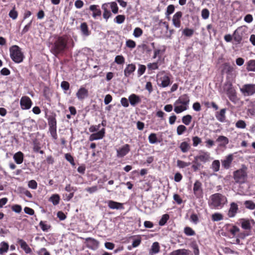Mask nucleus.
Here are the masks:
<instances>
[{"instance_id": "obj_35", "label": "nucleus", "mask_w": 255, "mask_h": 255, "mask_svg": "<svg viewBox=\"0 0 255 255\" xmlns=\"http://www.w3.org/2000/svg\"><path fill=\"white\" fill-rule=\"evenodd\" d=\"M190 251L188 250L183 249L173 251L170 255H189Z\"/></svg>"}, {"instance_id": "obj_33", "label": "nucleus", "mask_w": 255, "mask_h": 255, "mask_svg": "<svg viewBox=\"0 0 255 255\" xmlns=\"http://www.w3.org/2000/svg\"><path fill=\"white\" fill-rule=\"evenodd\" d=\"M234 70V68L229 63H225L223 65V69L222 73H226L227 74H231Z\"/></svg>"}, {"instance_id": "obj_52", "label": "nucleus", "mask_w": 255, "mask_h": 255, "mask_svg": "<svg viewBox=\"0 0 255 255\" xmlns=\"http://www.w3.org/2000/svg\"><path fill=\"white\" fill-rule=\"evenodd\" d=\"M115 62L118 64H123L125 62V58L123 55H117L115 58Z\"/></svg>"}, {"instance_id": "obj_32", "label": "nucleus", "mask_w": 255, "mask_h": 255, "mask_svg": "<svg viewBox=\"0 0 255 255\" xmlns=\"http://www.w3.org/2000/svg\"><path fill=\"white\" fill-rule=\"evenodd\" d=\"M23 153L21 151H18L14 154L13 159L17 164H20L23 162Z\"/></svg>"}, {"instance_id": "obj_58", "label": "nucleus", "mask_w": 255, "mask_h": 255, "mask_svg": "<svg viewBox=\"0 0 255 255\" xmlns=\"http://www.w3.org/2000/svg\"><path fill=\"white\" fill-rule=\"evenodd\" d=\"M125 18L124 15H118L115 17V21L117 23L121 24L124 22Z\"/></svg>"}, {"instance_id": "obj_7", "label": "nucleus", "mask_w": 255, "mask_h": 255, "mask_svg": "<svg viewBox=\"0 0 255 255\" xmlns=\"http://www.w3.org/2000/svg\"><path fill=\"white\" fill-rule=\"evenodd\" d=\"M227 85L228 88L226 89V94L230 100L236 103L238 100L236 90L233 88V85L231 83H229Z\"/></svg>"}, {"instance_id": "obj_8", "label": "nucleus", "mask_w": 255, "mask_h": 255, "mask_svg": "<svg viewBox=\"0 0 255 255\" xmlns=\"http://www.w3.org/2000/svg\"><path fill=\"white\" fill-rule=\"evenodd\" d=\"M194 158L196 160H198V161L205 163L210 161V154L207 151L200 150L199 154L195 156Z\"/></svg>"}, {"instance_id": "obj_54", "label": "nucleus", "mask_w": 255, "mask_h": 255, "mask_svg": "<svg viewBox=\"0 0 255 255\" xmlns=\"http://www.w3.org/2000/svg\"><path fill=\"white\" fill-rule=\"evenodd\" d=\"M187 130L186 127L182 125H180L178 126L177 128V133L178 135H182L183 134L184 132H185Z\"/></svg>"}, {"instance_id": "obj_22", "label": "nucleus", "mask_w": 255, "mask_h": 255, "mask_svg": "<svg viewBox=\"0 0 255 255\" xmlns=\"http://www.w3.org/2000/svg\"><path fill=\"white\" fill-rule=\"evenodd\" d=\"M18 244L20 246L21 248L23 250L26 254H30L32 252L31 248L22 239H18Z\"/></svg>"}, {"instance_id": "obj_11", "label": "nucleus", "mask_w": 255, "mask_h": 255, "mask_svg": "<svg viewBox=\"0 0 255 255\" xmlns=\"http://www.w3.org/2000/svg\"><path fill=\"white\" fill-rule=\"evenodd\" d=\"M234 160V156L233 154H229L226 156L225 158L221 160L222 167L226 169H229Z\"/></svg>"}, {"instance_id": "obj_61", "label": "nucleus", "mask_w": 255, "mask_h": 255, "mask_svg": "<svg viewBox=\"0 0 255 255\" xmlns=\"http://www.w3.org/2000/svg\"><path fill=\"white\" fill-rule=\"evenodd\" d=\"M39 226L42 230L44 232L47 231L51 227L50 225L45 224V223L43 221H40L39 223Z\"/></svg>"}, {"instance_id": "obj_34", "label": "nucleus", "mask_w": 255, "mask_h": 255, "mask_svg": "<svg viewBox=\"0 0 255 255\" xmlns=\"http://www.w3.org/2000/svg\"><path fill=\"white\" fill-rule=\"evenodd\" d=\"M80 29L83 35L85 36H89L91 32L89 30V28L86 22H84L81 24Z\"/></svg>"}, {"instance_id": "obj_55", "label": "nucleus", "mask_w": 255, "mask_h": 255, "mask_svg": "<svg viewBox=\"0 0 255 255\" xmlns=\"http://www.w3.org/2000/svg\"><path fill=\"white\" fill-rule=\"evenodd\" d=\"M65 159L69 161L70 164L73 166H74L75 165V163L74 162V158L71 155L70 153H67L65 154Z\"/></svg>"}, {"instance_id": "obj_5", "label": "nucleus", "mask_w": 255, "mask_h": 255, "mask_svg": "<svg viewBox=\"0 0 255 255\" xmlns=\"http://www.w3.org/2000/svg\"><path fill=\"white\" fill-rule=\"evenodd\" d=\"M56 115L55 113H52L47 118L48 124L49 126V130L51 136L54 139L57 138V121L56 119Z\"/></svg>"}, {"instance_id": "obj_17", "label": "nucleus", "mask_w": 255, "mask_h": 255, "mask_svg": "<svg viewBox=\"0 0 255 255\" xmlns=\"http://www.w3.org/2000/svg\"><path fill=\"white\" fill-rule=\"evenodd\" d=\"M243 32L241 31L240 28L237 29L233 33V38L237 44H240L241 43L243 40Z\"/></svg>"}, {"instance_id": "obj_44", "label": "nucleus", "mask_w": 255, "mask_h": 255, "mask_svg": "<svg viewBox=\"0 0 255 255\" xmlns=\"http://www.w3.org/2000/svg\"><path fill=\"white\" fill-rule=\"evenodd\" d=\"M220 163L219 160H215L211 165V168L214 172H218L220 170Z\"/></svg>"}, {"instance_id": "obj_47", "label": "nucleus", "mask_w": 255, "mask_h": 255, "mask_svg": "<svg viewBox=\"0 0 255 255\" xmlns=\"http://www.w3.org/2000/svg\"><path fill=\"white\" fill-rule=\"evenodd\" d=\"M184 234L188 236L195 235V232L190 227H185L184 229Z\"/></svg>"}, {"instance_id": "obj_50", "label": "nucleus", "mask_w": 255, "mask_h": 255, "mask_svg": "<svg viewBox=\"0 0 255 255\" xmlns=\"http://www.w3.org/2000/svg\"><path fill=\"white\" fill-rule=\"evenodd\" d=\"M8 15L13 20L16 19L17 18L18 12L15 10V6H14L13 8L9 11Z\"/></svg>"}, {"instance_id": "obj_31", "label": "nucleus", "mask_w": 255, "mask_h": 255, "mask_svg": "<svg viewBox=\"0 0 255 255\" xmlns=\"http://www.w3.org/2000/svg\"><path fill=\"white\" fill-rule=\"evenodd\" d=\"M216 141L219 142V146L221 147H224L229 143L228 138L223 135H220L216 139Z\"/></svg>"}, {"instance_id": "obj_20", "label": "nucleus", "mask_w": 255, "mask_h": 255, "mask_svg": "<svg viewBox=\"0 0 255 255\" xmlns=\"http://www.w3.org/2000/svg\"><path fill=\"white\" fill-rule=\"evenodd\" d=\"M158 81L161 82L158 84L160 87L165 88L168 87L170 84V78L167 75H164L158 79Z\"/></svg>"}, {"instance_id": "obj_14", "label": "nucleus", "mask_w": 255, "mask_h": 255, "mask_svg": "<svg viewBox=\"0 0 255 255\" xmlns=\"http://www.w3.org/2000/svg\"><path fill=\"white\" fill-rule=\"evenodd\" d=\"M189 103L190 98L186 94L182 95L176 100V104L183 105L187 108H189Z\"/></svg>"}, {"instance_id": "obj_9", "label": "nucleus", "mask_w": 255, "mask_h": 255, "mask_svg": "<svg viewBox=\"0 0 255 255\" xmlns=\"http://www.w3.org/2000/svg\"><path fill=\"white\" fill-rule=\"evenodd\" d=\"M32 102L30 98L26 96H22L20 100V105L22 110H29L31 108Z\"/></svg>"}, {"instance_id": "obj_49", "label": "nucleus", "mask_w": 255, "mask_h": 255, "mask_svg": "<svg viewBox=\"0 0 255 255\" xmlns=\"http://www.w3.org/2000/svg\"><path fill=\"white\" fill-rule=\"evenodd\" d=\"M247 69L248 71H255V60H250L248 61Z\"/></svg>"}, {"instance_id": "obj_19", "label": "nucleus", "mask_w": 255, "mask_h": 255, "mask_svg": "<svg viewBox=\"0 0 255 255\" xmlns=\"http://www.w3.org/2000/svg\"><path fill=\"white\" fill-rule=\"evenodd\" d=\"M128 100L130 105L133 107L140 103L141 102L140 97L135 94L130 95Z\"/></svg>"}, {"instance_id": "obj_12", "label": "nucleus", "mask_w": 255, "mask_h": 255, "mask_svg": "<svg viewBox=\"0 0 255 255\" xmlns=\"http://www.w3.org/2000/svg\"><path fill=\"white\" fill-rule=\"evenodd\" d=\"M130 150V145L126 144L117 150V156L119 158L123 157L129 152Z\"/></svg>"}, {"instance_id": "obj_26", "label": "nucleus", "mask_w": 255, "mask_h": 255, "mask_svg": "<svg viewBox=\"0 0 255 255\" xmlns=\"http://www.w3.org/2000/svg\"><path fill=\"white\" fill-rule=\"evenodd\" d=\"M166 50V47L163 46V48L162 49H154V54L152 56L153 59H155L156 58H158V61H159L162 58V55L165 53Z\"/></svg>"}, {"instance_id": "obj_45", "label": "nucleus", "mask_w": 255, "mask_h": 255, "mask_svg": "<svg viewBox=\"0 0 255 255\" xmlns=\"http://www.w3.org/2000/svg\"><path fill=\"white\" fill-rule=\"evenodd\" d=\"M9 246L7 243L2 242L0 244V254L7 252Z\"/></svg>"}, {"instance_id": "obj_39", "label": "nucleus", "mask_w": 255, "mask_h": 255, "mask_svg": "<svg viewBox=\"0 0 255 255\" xmlns=\"http://www.w3.org/2000/svg\"><path fill=\"white\" fill-rule=\"evenodd\" d=\"M148 140L150 143L154 144L157 142H160L162 139H158L157 137L156 134L155 133H151L148 136Z\"/></svg>"}, {"instance_id": "obj_64", "label": "nucleus", "mask_w": 255, "mask_h": 255, "mask_svg": "<svg viewBox=\"0 0 255 255\" xmlns=\"http://www.w3.org/2000/svg\"><path fill=\"white\" fill-rule=\"evenodd\" d=\"M28 186L32 189H36L37 187V183L35 180H31L28 183Z\"/></svg>"}, {"instance_id": "obj_25", "label": "nucleus", "mask_w": 255, "mask_h": 255, "mask_svg": "<svg viewBox=\"0 0 255 255\" xmlns=\"http://www.w3.org/2000/svg\"><path fill=\"white\" fill-rule=\"evenodd\" d=\"M240 223L241 224V227L246 230L250 231L252 227L250 223V221L247 219H240L239 220Z\"/></svg>"}, {"instance_id": "obj_6", "label": "nucleus", "mask_w": 255, "mask_h": 255, "mask_svg": "<svg viewBox=\"0 0 255 255\" xmlns=\"http://www.w3.org/2000/svg\"><path fill=\"white\" fill-rule=\"evenodd\" d=\"M240 91L245 96H252L255 93V84H245L240 88Z\"/></svg>"}, {"instance_id": "obj_37", "label": "nucleus", "mask_w": 255, "mask_h": 255, "mask_svg": "<svg viewBox=\"0 0 255 255\" xmlns=\"http://www.w3.org/2000/svg\"><path fill=\"white\" fill-rule=\"evenodd\" d=\"M179 148L183 153H186L191 148V145L187 142L183 141L180 143Z\"/></svg>"}, {"instance_id": "obj_29", "label": "nucleus", "mask_w": 255, "mask_h": 255, "mask_svg": "<svg viewBox=\"0 0 255 255\" xmlns=\"http://www.w3.org/2000/svg\"><path fill=\"white\" fill-rule=\"evenodd\" d=\"M188 109V108L183 106V105L176 104V101L174 103V111L176 114L181 113L182 112L186 111Z\"/></svg>"}, {"instance_id": "obj_1", "label": "nucleus", "mask_w": 255, "mask_h": 255, "mask_svg": "<svg viewBox=\"0 0 255 255\" xmlns=\"http://www.w3.org/2000/svg\"><path fill=\"white\" fill-rule=\"evenodd\" d=\"M74 42L73 39L67 35L57 36L52 44L51 52L55 56L63 54L69 47H73Z\"/></svg>"}, {"instance_id": "obj_51", "label": "nucleus", "mask_w": 255, "mask_h": 255, "mask_svg": "<svg viewBox=\"0 0 255 255\" xmlns=\"http://www.w3.org/2000/svg\"><path fill=\"white\" fill-rule=\"evenodd\" d=\"M244 205L246 208L249 209L254 210L255 209V203L251 200L246 201L244 203Z\"/></svg>"}, {"instance_id": "obj_43", "label": "nucleus", "mask_w": 255, "mask_h": 255, "mask_svg": "<svg viewBox=\"0 0 255 255\" xmlns=\"http://www.w3.org/2000/svg\"><path fill=\"white\" fill-rule=\"evenodd\" d=\"M191 165V162H185L184 161L178 159L177 160V166L179 168H184L186 167H188Z\"/></svg>"}, {"instance_id": "obj_24", "label": "nucleus", "mask_w": 255, "mask_h": 255, "mask_svg": "<svg viewBox=\"0 0 255 255\" xmlns=\"http://www.w3.org/2000/svg\"><path fill=\"white\" fill-rule=\"evenodd\" d=\"M226 109H222L219 112H217L215 114V116L218 121L223 123L226 120Z\"/></svg>"}, {"instance_id": "obj_23", "label": "nucleus", "mask_w": 255, "mask_h": 255, "mask_svg": "<svg viewBox=\"0 0 255 255\" xmlns=\"http://www.w3.org/2000/svg\"><path fill=\"white\" fill-rule=\"evenodd\" d=\"M136 66L134 64L127 65L124 70V75L126 77H128L135 70Z\"/></svg>"}, {"instance_id": "obj_36", "label": "nucleus", "mask_w": 255, "mask_h": 255, "mask_svg": "<svg viewBox=\"0 0 255 255\" xmlns=\"http://www.w3.org/2000/svg\"><path fill=\"white\" fill-rule=\"evenodd\" d=\"M160 251V247L158 242H154L152 244L151 249L149 251V255L157 254Z\"/></svg>"}, {"instance_id": "obj_2", "label": "nucleus", "mask_w": 255, "mask_h": 255, "mask_svg": "<svg viewBox=\"0 0 255 255\" xmlns=\"http://www.w3.org/2000/svg\"><path fill=\"white\" fill-rule=\"evenodd\" d=\"M228 202L227 197L221 193H215L210 196L209 205L213 208L222 209Z\"/></svg>"}, {"instance_id": "obj_13", "label": "nucleus", "mask_w": 255, "mask_h": 255, "mask_svg": "<svg viewBox=\"0 0 255 255\" xmlns=\"http://www.w3.org/2000/svg\"><path fill=\"white\" fill-rule=\"evenodd\" d=\"M183 13L181 11L176 12L173 16L172 23L176 28H179L181 26V19L182 17Z\"/></svg>"}, {"instance_id": "obj_3", "label": "nucleus", "mask_w": 255, "mask_h": 255, "mask_svg": "<svg viewBox=\"0 0 255 255\" xmlns=\"http://www.w3.org/2000/svg\"><path fill=\"white\" fill-rule=\"evenodd\" d=\"M9 54L12 60L16 63L22 62L24 58L21 48L16 45H12L9 48Z\"/></svg>"}, {"instance_id": "obj_41", "label": "nucleus", "mask_w": 255, "mask_h": 255, "mask_svg": "<svg viewBox=\"0 0 255 255\" xmlns=\"http://www.w3.org/2000/svg\"><path fill=\"white\" fill-rule=\"evenodd\" d=\"M60 200V196L58 194H55L52 195L49 198V201L51 202L54 205H57L59 203Z\"/></svg>"}, {"instance_id": "obj_4", "label": "nucleus", "mask_w": 255, "mask_h": 255, "mask_svg": "<svg viewBox=\"0 0 255 255\" xmlns=\"http://www.w3.org/2000/svg\"><path fill=\"white\" fill-rule=\"evenodd\" d=\"M247 170V167L243 165L241 168L234 172L233 178L236 183L243 184L246 182L248 176Z\"/></svg>"}, {"instance_id": "obj_56", "label": "nucleus", "mask_w": 255, "mask_h": 255, "mask_svg": "<svg viewBox=\"0 0 255 255\" xmlns=\"http://www.w3.org/2000/svg\"><path fill=\"white\" fill-rule=\"evenodd\" d=\"M175 10V6L173 4L169 5L166 9V11L165 12V15L166 16H169L172 13L174 12Z\"/></svg>"}, {"instance_id": "obj_28", "label": "nucleus", "mask_w": 255, "mask_h": 255, "mask_svg": "<svg viewBox=\"0 0 255 255\" xmlns=\"http://www.w3.org/2000/svg\"><path fill=\"white\" fill-rule=\"evenodd\" d=\"M226 227L228 228V232H230L233 237H235L237 233L240 231V229L235 225L227 224L226 225Z\"/></svg>"}, {"instance_id": "obj_53", "label": "nucleus", "mask_w": 255, "mask_h": 255, "mask_svg": "<svg viewBox=\"0 0 255 255\" xmlns=\"http://www.w3.org/2000/svg\"><path fill=\"white\" fill-rule=\"evenodd\" d=\"M169 218V216L168 214H164L159 221V225L161 226H164L166 223Z\"/></svg>"}, {"instance_id": "obj_46", "label": "nucleus", "mask_w": 255, "mask_h": 255, "mask_svg": "<svg viewBox=\"0 0 255 255\" xmlns=\"http://www.w3.org/2000/svg\"><path fill=\"white\" fill-rule=\"evenodd\" d=\"M212 220L214 222H217L223 219V216L219 213H215L212 214L211 217Z\"/></svg>"}, {"instance_id": "obj_40", "label": "nucleus", "mask_w": 255, "mask_h": 255, "mask_svg": "<svg viewBox=\"0 0 255 255\" xmlns=\"http://www.w3.org/2000/svg\"><path fill=\"white\" fill-rule=\"evenodd\" d=\"M106 4H108V7L109 8L110 7L112 9V12L114 14H116L118 12V6L117 5V4L116 2L113 1L111 2H108L106 3Z\"/></svg>"}, {"instance_id": "obj_42", "label": "nucleus", "mask_w": 255, "mask_h": 255, "mask_svg": "<svg viewBox=\"0 0 255 255\" xmlns=\"http://www.w3.org/2000/svg\"><path fill=\"white\" fill-rule=\"evenodd\" d=\"M192 117L190 115H186L182 118V122L185 125L188 126L191 123Z\"/></svg>"}, {"instance_id": "obj_57", "label": "nucleus", "mask_w": 255, "mask_h": 255, "mask_svg": "<svg viewBox=\"0 0 255 255\" xmlns=\"http://www.w3.org/2000/svg\"><path fill=\"white\" fill-rule=\"evenodd\" d=\"M159 61H157L156 62H153V63H149L147 65V67L149 70H156L158 69V63Z\"/></svg>"}, {"instance_id": "obj_62", "label": "nucleus", "mask_w": 255, "mask_h": 255, "mask_svg": "<svg viewBox=\"0 0 255 255\" xmlns=\"http://www.w3.org/2000/svg\"><path fill=\"white\" fill-rule=\"evenodd\" d=\"M143 31L140 28L136 27L133 31V35L135 37H138L142 34Z\"/></svg>"}, {"instance_id": "obj_16", "label": "nucleus", "mask_w": 255, "mask_h": 255, "mask_svg": "<svg viewBox=\"0 0 255 255\" xmlns=\"http://www.w3.org/2000/svg\"><path fill=\"white\" fill-rule=\"evenodd\" d=\"M105 128H103L96 133H93L91 134L89 137V140L90 141H93L102 139L105 136Z\"/></svg>"}, {"instance_id": "obj_60", "label": "nucleus", "mask_w": 255, "mask_h": 255, "mask_svg": "<svg viewBox=\"0 0 255 255\" xmlns=\"http://www.w3.org/2000/svg\"><path fill=\"white\" fill-rule=\"evenodd\" d=\"M191 247L193 249V252L195 255H199V250L198 249V246L195 242L192 243Z\"/></svg>"}, {"instance_id": "obj_48", "label": "nucleus", "mask_w": 255, "mask_h": 255, "mask_svg": "<svg viewBox=\"0 0 255 255\" xmlns=\"http://www.w3.org/2000/svg\"><path fill=\"white\" fill-rule=\"evenodd\" d=\"M194 33V30L193 29L189 28H185L182 31V34L187 37L192 36Z\"/></svg>"}, {"instance_id": "obj_27", "label": "nucleus", "mask_w": 255, "mask_h": 255, "mask_svg": "<svg viewBox=\"0 0 255 255\" xmlns=\"http://www.w3.org/2000/svg\"><path fill=\"white\" fill-rule=\"evenodd\" d=\"M98 5L95 4L91 5L89 7V9L93 12L92 16L95 18H96L97 16H101V11L99 8H98Z\"/></svg>"}, {"instance_id": "obj_10", "label": "nucleus", "mask_w": 255, "mask_h": 255, "mask_svg": "<svg viewBox=\"0 0 255 255\" xmlns=\"http://www.w3.org/2000/svg\"><path fill=\"white\" fill-rule=\"evenodd\" d=\"M193 192L197 198H200L203 197L202 183L199 180H196L194 184Z\"/></svg>"}, {"instance_id": "obj_18", "label": "nucleus", "mask_w": 255, "mask_h": 255, "mask_svg": "<svg viewBox=\"0 0 255 255\" xmlns=\"http://www.w3.org/2000/svg\"><path fill=\"white\" fill-rule=\"evenodd\" d=\"M238 210V205L235 202L231 203L228 213V217L230 218L234 217L237 213Z\"/></svg>"}, {"instance_id": "obj_38", "label": "nucleus", "mask_w": 255, "mask_h": 255, "mask_svg": "<svg viewBox=\"0 0 255 255\" xmlns=\"http://www.w3.org/2000/svg\"><path fill=\"white\" fill-rule=\"evenodd\" d=\"M193 163L192 165V169L194 172H196L199 170H200L201 168H202L203 167V166L201 164V162L198 161V160L195 159V158H194V160L192 162Z\"/></svg>"}, {"instance_id": "obj_63", "label": "nucleus", "mask_w": 255, "mask_h": 255, "mask_svg": "<svg viewBox=\"0 0 255 255\" xmlns=\"http://www.w3.org/2000/svg\"><path fill=\"white\" fill-rule=\"evenodd\" d=\"M193 145L194 147L197 146L199 144L202 142L201 139L198 136H195L192 137Z\"/></svg>"}, {"instance_id": "obj_59", "label": "nucleus", "mask_w": 255, "mask_h": 255, "mask_svg": "<svg viewBox=\"0 0 255 255\" xmlns=\"http://www.w3.org/2000/svg\"><path fill=\"white\" fill-rule=\"evenodd\" d=\"M236 127L239 128H245L246 127V122L243 120H239L236 123Z\"/></svg>"}, {"instance_id": "obj_30", "label": "nucleus", "mask_w": 255, "mask_h": 255, "mask_svg": "<svg viewBox=\"0 0 255 255\" xmlns=\"http://www.w3.org/2000/svg\"><path fill=\"white\" fill-rule=\"evenodd\" d=\"M102 8L104 10L103 12V17L106 20H107L112 15V13L109 10V8L108 7V4L104 3L102 5Z\"/></svg>"}, {"instance_id": "obj_21", "label": "nucleus", "mask_w": 255, "mask_h": 255, "mask_svg": "<svg viewBox=\"0 0 255 255\" xmlns=\"http://www.w3.org/2000/svg\"><path fill=\"white\" fill-rule=\"evenodd\" d=\"M108 207L111 209H124L123 204L117 202L113 200L108 201Z\"/></svg>"}, {"instance_id": "obj_15", "label": "nucleus", "mask_w": 255, "mask_h": 255, "mask_svg": "<svg viewBox=\"0 0 255 255\" xmlns=\"http://www.w3.org/2000/svg\"><path fill=\"white\" fill-rule=\"evenodd\" d=\"M77 98L82 101L89 96L88 90L84 87H81L76 94Z\"/></svg>"}]
</instances>
